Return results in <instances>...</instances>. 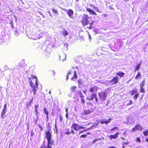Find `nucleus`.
<instances>
[{"mask_svg": "<svg viewBox=\"0 0 148 148\" xmlns=\"http://www.w3.org/2000/svg\"><path fill=\"white\" fill-rule=\"evenodd\" d=\"M45 137L47 140L46 145L45 140L40 148H52V146L53 145L54 141L51 139L52 135L51 132L48 130L45 133Z\"/></svg>", "mask_w": 148, "mask_h": 148, "instance_id": "obj_1", "label": "nucleus"}, {"mask_svg": "<svg viewBox=\"0 0 148 148\" xmlns=\"http://www.w3.org/2000/svg\"><path fill=\"white\" fill-rule=\"evenodd\" d=\"M29 82L30 85L33 89L32 92L33 91V94L35 95L38 85L37 82V78L35 76L32 75L31 77L29 78Z\"/></svg>", "mask_w": 148, "mask_h": 148, "instance_id": "obj_2", "label": "nucleus"}, {"mask_svg": "<svg viewBox=\"0 0 148 148\" xmlns=\"http://www.w3.org/2000/svg\"><path fill=\"white\" fill-rule=\"evenodd\" d=\"M91 18L88 16V15L84 14L82 17V23L83 25H86L90 24L89 27L90 29H91V25H92V23H91Z\"/></svg>", "mask_w": 148, "mask_h": 148, "instance_id": "obj_3", "label": "nucleus"}, {"mask_svg": "<svg viewBox=\"0 0 148 148\" xmlns=\"http://www.w3.org/2000/svg\"><path fill=\"white\" fill-rule=\"evenodd\" d=\"M98 96L100 100L102 101H104L106 98L107 95L106 91L101 92H98Z\"/></svg>", "mask_w": 148, "mask_h": 148, "instance_id": "obj_4", "label": "nucleus"}, {"mask_svg": "<svg viewBox=\"0 0 148 148\" xmlns=\"http://www.w3.org/2000/svg\"><path fill=\"white\" fill-rule=\"evenodd\" d=\"M91 112H92L90 110H84V113L82 114V117L86 120L89 119L90 117L88 115Z\"/></svg>", "mask_w": 148, "mask_h": 148, "instance_id": "obj_5", "label": "nucleus"}, {"mask_svg": "<svg viewBox=\"0 0 148 148\" xmlns=\"http://www.w3.org/2000/svg\"><path fill=\"white\" fill-rule=\"evenodd\" d=\"M76 131H77L80 130V129H84L85 127L81 126H79L78 124L76 123L73 124L71 127Z\"/></svg>", "mask_w": 148, "mask_h": 148, "instance_id": "obj_6", "label": "nucleus"}, {"mask_svg": "<svg viewBox=\"0 0 148 148\" xmlns=\"http://www.w3.org/2000/svg\"><path fill=\"white\" fill-rule=\"evenodd\" d=\"M112 120V119L110 118L108 119L107 121H106L105 119H103L100 121L99 122L101 124L105 123L106 125H107L108 123H110Z\"/></svg>", "mask_w": 148, "mask_h": 148, "instance_id": "obj_7", "label": "nucleus"}, {"mask_svg": "<svg viewBox=\"0 0 148 148\" xmlns=\"http://www.w3.org/2000/svg\"><path fill=\"white\" fill-rule=\"evenodd\" d=\"M143 128L142 127H141L140 125H138L135 126V127L133 128L132 129V131L135 132L136 130H137L138 131H141L143 130Z\"/></svg>", "mask_w": 148, "mask_h": 148, "instance_id": "obj_8", "label": "nucleus"}, {"mask_svg": "<svg viewBox=\"0 0 148 148\" xmlns=\"http://www.w3.org/2000/svg\"><path fill=\"white\" fill-rule=\"evenodd\" d=\"M145 80L143 81L140 85V92H145V90L143 88V87L145 85V83L144 82Z\"/></svg>", "mask_w": 148, "mask_h": 148, "instance_id": "obj_9", "label": "nucleus"}, {"mask_svg": "<svg viewBox=\"0 0 148 148\" xmlns=\"http://www.w3.org/2000/svg\"><path fill=\"white\" fill-rule=\"evenodd\" d=\"M118 81V78L117 77H114L112 80L110 81V83H112L113 84H116Z\"/></svg>", "mask_w": 148, "mask_h": 148, "instance_id": "obj_10", "label": "nucleus"}, {"mask_svg": "<svg viewBox=\"0 0 148 148\" xmlns=\"http://www.w3.org/2000/svg\"><path fill=\"white\" fill-rule=\"evenodd\" d=\"M119 134V133L117 132L114 135H111L109 137V138L111 140L113 139H116L118 137V135Z\"/></svg>", "mask_w": 148, "mask_h": 148, "instance_id": "obj_11", "label": "nucleus"}, {"mask_svg": "<svg viewBox=\"0 0 148 148\" xmlns=\"http://www.w3.org/2000/svg\"><path fill=\"white\" fill-rule=\"evenodd\" d=\"M59 60L60 61H64L66 60V55L64 53L61 56H59Z\"/></svg>", "mask_w": 148, "mask_h": 148, "instance_id": "obj_12", "label": "nucleus"}, {"mask_svg": "<svg viewBox=\"0 0 148 148\" xmlns=\"http://www.w3.org/2000/svg\"><path fill=\"white\" fill-rule=\"evenodd\" d=\"M67 13L69 16L71 18H73V12L72 10L69 9V11H67Z\"/></svg>", "mask_w": 148, "mask_h": 148, "instance_id": "obj_13", "label": "nucleus"}, {"mask_svg": "<svg viewBox=\"0 0 148 148\" xmlns=\"http://www.w3.org/2000/svg\"><path fill=\"white\" fill-rule=\"evenodd\" d=\"M127 123H125L124 122V123L126 124H132L133 123H134V121H133L132 119L131 118H128L127 119Z\"/></svg>", "mask_w": 148, "mask_h": 148, "instance_id": "obj_14", "label": "nucleus"}, {"mask_svg": "<svg viewBox=\"0 0 148 148\" xmlns=\"http://www.w3.org/2000/svg\"><path fill=\"white\" fill-rule=\"evenodd\" d=\"M86 10L87 11L89 12L92 15H97L96 13L94 11L92 10L90 8H87L86 9Z\"/></svg>", "mask_w": 148, "mask_h": 148, "instance_id": "obj_15", "label": "nucleus"}, {"mask_svg": "<svg viewBox=\"0 0 148 148\" xmlns=\"http://www.w3.org/2000/svg\"><path fill=\"white\" fill-rule=\"evenodd\" d=\"M99 125V123H94V124L91 127H89V128H88L85 131H88V130H90V129H91L92 128L94 127V128L95 127H96V126H97Z\"/></svg>", "mask_w": 148, "mask_h": 148, "instance_id": "obj_16", "label": "nucleus"}, {"mask_svg": "<svg viewBox=\"0 0 148 148\" xmlns=\"http://www.w3.org/2000/svg\"><path fill=\"white\" fill-rule=\"evenodd\" d=\"M6 110H3L1 113V118L4 119L5 118V115Z\"/></svg>", "mask_w": 148, "mask_h": 148, "instance_id": "obj_17", "label": "nucleus"}, {"mask_svg": "<svg viewBox=\"0 0 148 148\" xmlns=\"http://www.w3.org/2000/svg\"><path fill=\"white\" fill-rule=\"evenodd\" d=\"M74 94L76 97H79V95H80L82 93L80 91H77L75 92H74Z\"/></svg>", "mask_w": 148, "mask_h": 148, "instance_id": "obj_18", "label": "nucleus"}, {"mask_svg": "<svg viewBox=\"0 0 148 148\" xmlns=\"http://www.w3.org/2000/svg\"><path fill=\"white\" fill-rule=\"evenodd\" d=\"M130 94L132 96L134 94H136L137 93V91L136 90H133L130 91Z\"/></svg>", "mask_w": 148, "mask_h": 148, "instance_id": "obj_19", "label": "nucleus"}, {"mask_svg": "<svg viewBox=\"0 0 148 148\" xmlns=\"http://www.w3.org/2000/svg\"><path fill=\"white\" fill-rule=\"evenodd\" d=\"M96 95L95 94H92L91 97H90V98L89 99L90 100H93L94 98H95L96 97Z\"/></svg>", "mask_w": 148, "mask_h": 148, "instance_id": "obj_20", "label": "nucleus"}, {"mask_svg": "<svg viewBox=\"0 0 148 148\" xmlns=\"http://www.w3.org/2000/svg\"><path fill=\"white\" fill-rule=\"evenodd\" d=\"M62 31H63L62 34H63V35L64 36H65L68 35V32L65 29H63Z\"/></svg>", "mask_w": 148, "mask_h": 148, "instance_id": "obj_21", "label": "nucleus"}, {"mask_svg": "<svg viewBox=\"0 0 148 148\" xmlns=\"http://www.w3.org/2000/svg\"><path fill=\"white\" fill-rule=\"evenodd\" d=\"M76 88V87L75 86H72L70 88V90H71V91L73 92H75V89Z\"/></svg>", "mask_w": 148, "mask_h": 148, "instance_id": "obj_22", "label": "nucleus"}, {"mask_svg": "<svg viewBox=\"0 0 148 148\" xmlns=\"http://www.w3.org/2000/svg\"><path fill=\"white\" fill-rule=\"evenodd\" d=\"M95 89H96V88L95 87H91L90 88L89 90L92 92H93L95 90Z\"/></svg>", "mask_w": 148, "mask_h": 148, "instance_id": "obj_23", "label": "nucleus"}, {"mask_svg": "<svg viewBox=\"0 0 148 148\" xmlns=\"http://www.w3.org/2000/svg\"><path fill=\"white\" fill-rule=\"evenodd\" d=\"M141 76L140 74V72H138V73L137 75L135 77V79H139L140 77Z\"/></svg>", "mask_w": 148, "mask_h": 148, "instance_id": "obj_24", "label": "nucleus"}, {"mask_svg": "<svg viewBox=\"0 0 148 148\" xmlns=\"http://www.w3.org/2000/svg\"><path fill=\"white\" fill-rule=\"evenodd\" d=\"M117 75H119L120 77H123L124 75V73L123 72L122 73H117L116 74Z\"/></svg>", "mask_w": 148, "mask_h": 148, "instance_id": "obj_25", "label": "nucleus"}, {"mask_svg": "<svg viewBox=\"0 0 148 148\" xmlns=\"http://www.w3.org/2000/svg\"><path fill=\"white\" fill-rule=\"evenodd\" d=\"M139 95V94L138 93V92L134 96V99L135 100H136L137 99L138 96Z\"/></svg>", "mask_w": 148, "mask_h": 148, "instance_id": "obj_26", "label": "nucleus"}, {"mask_svg": "<svg viewBox=\"0 0 148 148\" xmlns=\"http://www.w3.org/2000/svg\"><path fill=\"white\" fill-rule=\"evenodd\" d=\"M44 111L45 112V114H46V115H48L49 112H48V111L47 110V109L46 108H44Z\"/></svg>", "mask_w": 148, "mask_h": 148, "instance_id": "obj_27", "label": "nucleus"}, {"mask_svg": "<svg viewBox=\"0 0 148 148\" xmlns=\"http://www.w3.org/2000/svg\"><path fill=\"white\" fill-rule=\"evenodd\" d=\"M143 134L145 136H147L148 135V130L144 131L143 132Z\"/></svg>", "mask_w": 148, "mask_h": 148, "instance_id": "obj_28", "label": "nucleus"}, {"mask_svg": "<svg viewBox=\"0 0 148 148\" xmlns=\"http://www.w3.org/2000/svg\"><path fill=\"white\" fill-rule=\"evenodd\" d=\"M140 64H139L137 66H135V71L136 70H138L139 69L140 67Z\"/></svg>", "mask_w": 148, "mask_h": 148, "instance_id": "obj_29", "label": "nucleus"}, {"mask_svg": "<svg viewBox=\"0 0 148 148\" xmlns=\"http://www.w3.org/2000/svg\"><path fill=\"white\" fill-rule=\"evenodd\" d=\"M66 130L68 132H66L65 134L67 135H69L71 133V131H69V129L68 128Z\"/></svg>", "mask_w": 148, "mask_h": 148, "instance_id": "obj_30", "label": "nucleus"}, {"mask_svg": "<svg viewBox=\"0 0 148 148\" xmlns=\"http://www.w3.org/2000/svg\"><path fill=\"white\" fill-rule=\"evenodd\" d=\"M32 103L30 101L27 102L26 105L27 107H29L31 105Z\"/></svg>", "mask_w": 148, "mask_h": 148, "instance_id": "obj_31", "label": "nucleus"}, {"mask_svg": "<svg viewBox=\"0 0 148 148\" xmlns=\"http://www.w3.org/2000/svg\"><path fill=\"white\" fill-rule=\"evenodd\" d=\"M74 77L75 79H76L77 78V72L76 71H74Z\"/></svg>", "mask_w": 148, "mask_h": 148, "instance_id": "obj_32", "label": "nucleus"}, {"mask_svg": "<svg viewBox=\"0 0 148 148\" xmlns=\"http://www.w3.org/2000/svg\"><path fill=\"white\" fill-rule=\"evenodd\" d=\"M71 73V71H70L69 72L67 73V76H66V80H67L69 78V75Z\"/></svg>", "mask_w": 148, "mask_h": 148, "instance_id": "obj_33", "label": "nucleus"}, {"mask_svg": "<svg viewBox=\"0 0 148 148\" xmlns=\"http://www.w3.org/2000/svg\"><path fill=\"white\" fill-rule=\"evenodd\" d=\"M78 83L79 84H81L82 83V80L81 79H79L77 81Z\"/></svg>", "mask_w": 148, "mask_h": 148, "instance_id": "obj_34", "label": "nucleus"}, {"mask_svg": "<svg viewBox=\"0 0 148 148\" xmlns=\"http://www.w3.org/2000/svg\"><path fill=\"white\" fill-rule=\"evenodd\" d=\"M52 10L53 12L55 14H57L58 13V11L57 10H54V9H52Z\"/></svg>", "mask_w": 148, "mask_h": 148, "instance_id": "obj_35", "label": "nucleus"}, {"mask_svg": "<svg viewBox=\"0 0 148 148\" xmlns=\"http://www.w3.org/2000/svg\"><path fill=\"white\" fill-rule=\"evenodd\" d=\"M86 136H87L86 135V134L82 135L80 136V138H86Z\"/></svg>", "mask_w": 148, "mask_h": 148, "instance_id": "obj_36", "label": "nucleus"}, {"mask_svg": "<svg viewBox=\"0 0 148 148\" xmlns=\"http://www.w3.org/2000/svg\"><path fill=\"white\" fill-rule=\"evenodd\" d=\"M3 110H7V104L6 103H5L4 105Z\"/></svg>", "mask_w": 148, "mask_h": 148, "instance_id": "obj_37", "label": "nucleus"}, {"mask_svg": "<svg viewBox=\"0 0 148 148\" xmlns=\"http://www.w3.org/2000/svg\"><path fill=\"white\" fill-rule=\"evenodd\" d=\"M60 120L61 122L62 120H63V118L62 117V116L61 115H60Z\"/></svg>", "mask_w": 148, "mask_h": 148, "instance_id": "obj_38", "label": "nucleus"}, {"mask_svg": "<svg viewBox=\"0 0 148 148\" xmlns=\"http://www.w3.org/2000/svg\"><path fill=\"white\" fill-rule=\"evenodd\" d=\"M38 127H39L40 128L41 131H42V126L40 125H39Z\"/></svg>", "mask_w": 148, "mask_h": 148, "instance_id": "obj_39", "label": "nucleus"}, {"mask_svg": "<svg viewBox=\"0 0 148 148\" xmlns=\"http://www.w3.org/2000/svg\"><path fill=\"white\" fill-rule=\"evenodd\" d=\"M98 140V139H96L93 140L92 142V143H95L96 141Z\"/></svg>", "mask_w": 148, "mask_h": 148, "instance_id": "obj_40", "label": "nucleus"}, {"mask_svg": "<svg viewBox=\"0 0 148 148\" xmlns=\"http://www.w3.org/2000/svg\"><path fill=\"white\" fill-rule=\"evenodd\" d=\"M99 83L103 84L104 83V82L103 80H100L99 81Z\"/></svg>", "mask_w": 148, "mask_h": 148, "instance_id": "obj_41", "label": "nucleus"}, {"mask_svg": "<svg viewBox=\"0 0 148 148\" xmlns=\"http://www.w3.org/2000/svg\"><path fill=\"white\" fill-rule=\"evenodd\" d=\"M85 100L84 99H82L81 100V102H82L83 104L84 103H85Z\"/></svg>", "mask_w": 148, "mask_h": 148, "instance_id": "obj_42", "label": "nucleus"}, {"mask_svg": "<svg viewBox=\"0 0 148 148\" xmlns=\"http://www.w3.org/2000/svg\"><path fill=\"white\" fill-rule=\"evenodd\" d=\"M79 97H80L82 99H83V97H84V96L82 95V93L81 94V95H79Z\"/></svg>", "mask_w": 148, "mask_h": 148, "instance_id": "obj_43", "label": "nucleus"}, {"mask_svg": "<svg viewBox=\"0 0 148 148\" xmlns=\"http://www.w3.org/2000/svg\"><path fill=\"white\" fill-rule=\"evenodd\" d=\"M137 141H138V142H140V139L139 138H137Z\"/></svg>", "mask_w": 148, "mask_h": 148, "instance_id": "obj_44", "label": "nucleus"}, {"mask_svg": "<svg viewBox=\"0 0 148 148\" xmlns=\"http://www.w3.org/2000/svg\"><path fill=\"white\" fill-rule=\"evenodd\" d=\"M95 101H96V102H97L98 98L96 96V97L95 98Z\"/></svg>", "mask_w": 148, "mask_h": 148, "instance_id": "obj_45", "label": "nucleus"}, {"mask_svg": "<svg viewBox=\"0 0 148 148\" xmlns=\"http://www.w3.org/2000/svg\"><path fill=\"white\" fill-rule=\"evenodd\" d=\"M38 106V105L35 106V109H37V108Z\"/></svg>", "mask_w": 148, "mask_h": 148, "instance_id": "obj_46", "label": "nucleus"}, {"mask_svg": "<svg viewBox=\"0 0 148 148\" xmlns=\"http://www.w3.org/2000/svg\"><path fill=\"white\" fill-rule=\"evenodd\" d=\"M71 133H73V134H74L75 133L74 131L73 130H71Z\"/></svg>", "mask_w": 148, "mask_h": 148, "instance_id": "obj_47", "label": "nucleus"}, {"mask_svg": "<svg viewBox=\"0 0 148 148\" xmlns=\"http://www.w3.org/2000/svg\"><path fill=\"white\" fill-rule=\"evenodd\" d=\"M38 118L37 119L36 118V119L35 120V123L36 124L37 123V121H38Z\"/></svg>", "mask_w": 148, "mask_h": 148, "instance_id": "obj_48", "label": "nucleus"}, {"mask_svg": "<svg viewBox=\"0 0 148 148\" xmlns=\"http://www.w3.org/2000/svg\"><path fill=\"white\" fill-rule=\"evenodd\" d=\"M34 134V133L32 131L31 132V136H32Z\"/></svg>", "mask_w": 148, "mask_h": 148, "instance_id": "obj_49", "label": "nucleus"}, {"mask_svg": "<svg viewBox=\"0 0 148 148\" xmlns=\"http://www.w3.org/2000/svg\"><path fill=\"white\" fill-rule=\"evenodd\" d=\"M85 130H85L83 131H80L79 132V134L82 133L83 132H85Z\"/></svg>", "mask_w": 148, "mask_h": 148, "instance_id": "obj_50", "label": "nucleus"}, {"mask_svg": "<svg viewBox=\"0 0 148 148\" xmlns=\"http://www.w3.org/2000/svg\"><path fill=\"white\" fill-rule=\"evenodd\" d=\"M66 117L67 119L68 118V113H66Z\"/></svg>", "mask_w": 148, "mask_h": 148, "instance_id": "obj_51", "label": "nucleus"}, {"mask_svg": "<svg viewBox=\"0 0 148 148\" xmlns=\"http://www.w3.org/2000/svg\"><path fill=\"white\" fill-rule=\"evenodd\" d=\"M38 113H36V112L35 113V115L36 116V117H37V119H38Z\"/></svg>", "mask_w": 148, "mask_h": 148, "instance_id": "obj_52", "label": "nucleus"}, {"mask_svg": "<svg viewBox=\"0 0 148 148\" xmlns=\"http://www.w3.org/2000/svg\"><path fill=\"white\" fill-rule=\"evenodd\" d=\"M33 97H32V99L30 101H31V102L32 103V102L33 101Z\"/></svg>", "mask_w": 148, "mask_h": 148, "instance_id": "obj_53", "label": "nucleus"}, {"mask_svg": "<svg viewBox=\"0 0 148 148\" xmlns=\"http://www.w3.org/2000/svg\"><path fill=\"white\" fill-rule=\"evenodd\" d=\"M67 111H68V109L67 108H66V113H68Z\"/></svg>", "mask_w": 148, "mask_h": 148, "instance_id": "obj_54", "label": "nucleus"}, {"mask_svg": "<svg viewBox=\"0 0 148 148\" xmlns=\"http://www.w3.org/2000/svg\"><path fill=\"white\" fill-rule=\"evenodd\" d=\"M91 123H88V124H86V126H88Z\"/></svg>", "mask_w": 148, "mask_h": 148, "instance_id": "obj_55", "label": "nucleus"}, {"mask_svg": "<svg viewBox=\"0 0 148 148\" xmlns=\"http://www.w3.org/2000/svg\"><path fill=\"white\" fill-rule=\"evenodd\" d=\"M55 128L57 130V127L56 124L55 125Z\"/></svg>", "mask_w": 148, "mask_h": 148, "instance_id": "obj_56", "label": "nucleus"}, {"mask_svg": "<svg viewBox=\"0 0 148 148\" xmlns=\"http://www.w3.org/2000/svg\"><path fill=\"white\" fill-rule=\"evenodd\" d=\"M132 103V101L130 100V104H131Z\"/></svg>", "mask_w": 148, "mask_h": 148, "instance_id": "obj_57", "label": "nucleus"}, {"mask_svg": "<svg viewBox=\"0 0 148 148\" xmlns=\"http://www.w3.org/2000/svg\"><path fill=\"white\" fill-rule=\"evenodd\" d=\"M46 118L48 120L49 119V117H48V115H47V116H46Z\"/></svg>", "mask_w": 148, "mask_h": 148, "instance_id": "obj_58", "label": "nucleus"}, {"mask_svg": "<svg viewBox=\"0 0 148 148\" xmlns=\"http://www.w3.org/2000/svg\"><path fill=\"white\" fill-rule=\"evenodd\" d=\"M115 130V129H114V128L112 129H111V130H110V131H113V130Z\"/></svg>", "mask_w": 148, "mask_h": 148, "instance_id": "obj_59", "label": "nucleus"}, {"mask_svg": "<svg viewBox=\"0 0 148 148\" xmlns=\"http://www.w3.org/2000/svg\"><path fill=\"white\" fill-rule=\"evenodd\" d=\"M115 130V129H114V128L112 129H111V130H110V131H113V130Z\"/></svg>", "mask_w": 148, "mask_h": 148, "instance_id": "obj_60", "label": "nucleus"}, {"mask_svg": "<svg viewBox=\"0 0 148 148\" xmlns=\"http://www.w3.org/2000/svg\"><path fill=\"white\" fill-rule=\"evenodd\" d=\"M109 148H116L115 147H110Z\"/></svg>", "mask_w": 148, "mask_h": 148, "instance_id": "obj_61", "label": "nucleus"}, {"mask_svg": "<svg viewBox=\"0 0 148 148\" xmlns=\"http://www.w3.org/2000/svg\"><path fill=\"white\" fill-rule=\"evenodd\" d=\"M36 112V113H38V112L37 111V109H35Z\"/></svg>", "mask_w": 148, "mask_h": 148, "instance_id": "obj_62", "label": "nucleus"}, {"mask_svg": "<svg viewBox=\"0 0 148 148\" xmlns=\"http://www.w3.org/2000/svg\"><path fill=\"white\" fill-rule=\"evenodd\" d=\"M74 78L73 77H72L71 78V80H74Z\"/></svg>", "mask_w": 148, "mask_h": 148, "instance_id": "obj_63", "label": "nucleus"}, {"mask_svg": "<svg viewBox=\"0 0 148 148\" xmlns=\"http://www.w3.org/2000/svg\"><path fill=\"white\" fill-rule=\"evenodd\" d=\"M146 140L148 143V139H146Z\"/></svg>", "mask_w": 148, "mask_h": 148, "instance_id": "obj_64", "label": "nucleus"}]
</instances>
